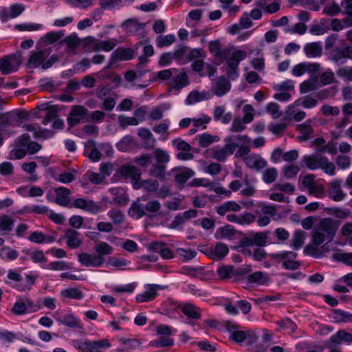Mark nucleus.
Listing matches in <instances>:
<instances>
[{"mask_svg":"<svg viewBox=\"0 0 352 352\" xmlns=\"http://www.w3.org/2000/svg\"><path fill=\"white\" fill-rule=\"evenodd\" d=\"M208 47L210 53L221 60L228 59L232 54L231 50L230 49H221V43L219 40L210 41L209 43Z\"/></svg>","mask_w":352,"mask_h":352,"instance_id":"nucleus-16","label":"nucleus"},{"mask_svg":"<svg viewBox=\"0 0 352 352\" xmlns=\"http://www.w3.org/2000/svg\"><path fill=\"white\" fill-rule=\"evenodd\" d=\"M304 52L308 58H316L320 56L322 52V47L320 42L307 43L304 46Z\"/></svg>","mask_w":352,"mask_h":352,"instance_id":"nucleus-28","label":"nucleus"},{"mask_svg":"<svg viewBox=\"0 0 352 352\" xmlns=\"http://www.w3.org/2000/svg\"><path fill=\"white\" fill-rule=\"evenodd\" d=\"M299 171V167L294 164L285 166L282 169L283 177L286 179H292L295 177Z\"/></svg>","mask_w":352,"mask_h":352,"instance_id":"nucleus-55","label":"nucleus"},{"mask_svg":"<svg viewBox=\"0 0 352 352\" xmlns=\"http://www.w3.org/2000/svg\"><path fill=\"white\" fill-rule=\"evenodd\" d=\"M217 273L221 279L232 278V265H223L219 267Z\"/></svg>","mask_w":352,"mask_h":352,"instance_id":"nucleus-60","label":"nucleus"},{"mask_svg":"<svg viewBox=\"0 0 352 352\" xmlns=\"http://www.w3.org/2000/svg\"><path fill=\"white\" fill-rule=\"evenodd\" d=\"M294 103L296 106H302L305 109H311L317 106L318 101L317 98L308 95L298 98Z\"/></svg>","mask_w":352,"mask_h":352,"instance_id":"nucleus-38","label":"nucleus"},{"mask_svg":"<svg viewBox=\"0 0 352 352\" xmlns=\"http://www.w3.org/2000/svg\"><path fill=\"white\" fill-rule=\"evenodd\" d=\"M23 128L29 132H33L35 138L47 139L54 135V133L47 129H43L38 124H24Z\"/></svg>","mask_w":352,"mask_h":352,"instance_id":"nucleus-21","label":"nucleus"},{"mask_svg":"<svg viewBox=\"0 0 352 352\" xmlns=\"http://www.w3.org/2000/svg\"><path fill=\"white\" fill-rule=\"evenodd\" d=\"M89 111L82 105H74L72 107L67 117V123L70 126L78 124L80 121H89Z\"/></svg>","mask_w":352,"mask_h":352,"instance_id":"nucleus-7","label":"nucleus"},{"mask_svg":"<svg viewBox=\"0 0 352 352\" xmlns=\"http://www.w3.org/2000/svg\"><path fill=\"white\" fill-rule=\"evenodd\" d=\"M135 146V140L131 135H127L116 144L117 148L122 152H127Z\"/></svg>","mask_w":352,"mask_h":352,"instance_id":"nucleus-34","label":"nucleus"},{"mask_svg":"<svg viewBox=\"0 0 352 352\" xmlns=\"http://www.w3.org/2000/svg\"><path fill=\"white\" fill-rule=\"evenodd\" d=\"M317 89L318 79L316 78L305 80L300 85V91L301 94H305L311 91H314Z\"/></svg>","mask_w":352,"mask_h":352,"instance_id":"nucleus-46","label":"nucleus"},{"mask_svg":"<svg viewBox=\"0 0 352 352\" xmlns=\"http://www.w3.org/2000/svg\"><path fill=\"white\" fill-rule=\"evenodd\" d=\"M114 197L110 201L111 204L119 206H125L129 201V197L125 190L122 188H111L109 189Z\"/></svg>","mask_w":352,"mask_h":352,"instance_id":"nucleus-23","label":"nucleus"},{"mask_svg":"<svg viewBox=\"0 0 352 352\" xmlns=\"http://www.w3.org/2000/svg\"><path fill=\"white\" fill-rule=\"evenodd\" d=\"M303 162L310 170L322 169L325 173L331 176L336 174L335 164L329 162L326 156L318 153L305 155L303 157Z\"/></svg>","mask_w":352,"mask_h":352,"instance_id":"nucleus-2","label":"nucleus"},{"mask_svg":"<svg viewBox=\"0 0 352 352\" xmlns=\"http://www.w3.org/2000/svg\"><path fill=\"white\" fill-rule=\"evenodd\" d=\"M128 214L132 218L139 219L144 216L146 215V212L144 210V204L139 202V201L133 202L129 209Z\"/></svg>","mask_w":352,"mask_h":352,"instance_id":"nucleus-31","label":"nucleus"},{"mask_svg":"<svg viewBox=\"0 0 352 352\" xmlns=\"http://www.w3.org/2000/svg\"><path fill=\"white\" fill-rule=\"evenodd\" d=\"M71 206L82 209L91 214H97L102 209L101 206L99 204L94 201L93 200L86 199L84 198L76 199Z\"/></svg>","mask_w":352,"mask_h":352,"instance_id":"nucleus-12","label":"nucleus"},{"mask_svg":"<svg viewBox=\"0 0 352 352\" xmlns=\"http://www.w3.org/2000/svg\"><path fill=\"white\" fill-rule=\"evenodd\" d=\"M179 307L184 314H185L188 318L198 320L201 318V314L200 309L191 304L186 303L179 305Z\"/></svg>","mask_w":352,"mask_h":352,"instance_id":"nucleus-27","label":"nucleus"},{"mask_svg":"<svg viewBox=\"0 0 352 352\" xmlns=\"http://www.w3.org/2000/svg\"><path fill=\"white\" fill-rule=\"evenodd\" d=\"M173 340L164 336L160 337L158 339L153 340L150 342L151 346L157 348L170 346H173Z\"/></svg>","mask_w":352,"mask_h":352,"instance_id":"nucleus-58","label":"nucleus"},{"mask_svg":"<svg viewBox=\"0 0 352 352\" xmlns=\"http://www.w3.org/2000/svg\"><path fill=\"white\" fill-rule=\"evenodd\" d=\"M120 126L124 129L128 126H137L139 124L138 120L135 117H126L119 116L118 118Z\"/></svg>","mask_w":352,"mask_h":352,"instance_id":"nucleus-52","label":"nucleus"},{"mask_svg":"<svg viewBox=\"0 0 352 352\" xmlns=\"http://www.w3.org/2000/svg\"><path fill=\"white\" fill-rule=\"evenodd\" d=\"M144 210L149 218H153L157 215V213L161 208V204L157 200H152L144 204Z\"/></svg>","mask_w":352,"mask_h":352,"instance_id":"nucleus-37","label":"nucleus"},{"mask_svg":"<svg viewBox=\"0 0 352 352\" xmlns=\"http://www.w3.org/2000/svg\"><path fill=\"white\" fill-rule=\"evenodd\" d=\"M268 276L262 272H256L247 276V280L249 284L257 283L265 285L268 282Z\"/></svg>","mask_w":352,"mask_h":352,"instance_id":"nucleus-36","label":"nucleus"},{"mask_svg":"<svg viewBox=\"0 0 352 352\" xmlns=\"http://www.w3.org/2000/svg\"><path fill=\"white\" fill-rule=\"evenodd\" d=\"M116 40L100 41L95 45L94 50L98 51L99 50H102L105 52H110L116 47Z\"/></svg>","mask_w":352,"mask_h":352,"instance_id":"nucleus-56","label":"nucleus"},{"mask_svg":"<svg viewBox=\"0 0 352 352\" xmlns=\"http://www.w3.org/2000/svg\"><path fill=\"white\" fill-rule=\"evenodd\" d=\"M58 109L56 106H52L50 107V109L46 111V114L43 119L42 123L47 125L52 120H55L58 116Z\"/></svg>","mask_w":352,"mask_h":352,"instance_id":"nucleus-64","label":"nucleus"},{"mask_svg":"<svg viewBox=\"0 0 352 352\" xmlns=\"http://www.w3.org/2000/svg\"><path fill=\"white\" fill-rule=\"evenodd\" d=\"M330 30L328 21L326 19H322L319 23L312 25L310 27L309 32L314 35H322Z\"/></svg>","mask_w":352,"mask_h":352,"instance_id":"nucleus-35","label":"nucleus"},{"mask_svg":"<svg viewBox=\"0 0 352 352\" xmlns=\"http://www.w3.org/2000/svg\"><path fill=\"white\" fill-rule=\"evenodd\" d=\"M134 51L131 48L118 47L111 55L108 65L103 68L104 70L111 68L118 60H129L133 58Z\"/></svg>","mask_w":352,"mask_h":352,"instance_id":"nucleus-8","label":"nucleus"},{"mask_svg":"<svg viewBox=\"0 0 352 352\" xmlns=\"http://www.w3.org/2000/svg\"><path fill=\"white\" fill-rule=\"evenodd\" d=\"M267 236L264 232L255 233L252 236L244 237L240 240V245L242 248H248L253 245L264 247L267 243Z\"/></svg>","mask_w":352,"mask_h":352,"instance_id":"nucleus-13","label":"nucleus"},{"mask_svg":"<svg viewBox=\"0 0 352 352\" xmlns=\"http://www.w3.org/2000/svg\"><path fill=\"white\" fill-rule=\"evenodd\" d=\"M247 136L241 135L228 136L224 140L226 144L223 146V148L228 155L230 156L234 153L236 148L239 146V144L236 142H244Z\"/></svg>","mask_w":352,"mask_h":352,"instance_id":"nucleus-22","label":"nucleus"},{"mask_svg":"<svg viewBox=\"0 0 352 352\" xmlns=\"http://www.w3.org/2000/svg\"><path fill=\"white\" fill-rule=\"evenodd\" d=\"M43 268L51 270H57L61 271L65 270H68L70 267L67 265L65 261H58L49 263L47 265H43Z\"/></svg>","mask_w":352,"mask_h":352,"instance_id":"nucleus-57","label":"nucleus"},{"mask_svg":"<svg viewBox=\"0 0 352 352\" xmlns=\"http://www.w3.org/2000/svg\"><path fill=\"white\" fill-rule=\"evenodd\" d=\"M278 177V170L274 167L265 169L263 172L262 179L265 184H272L274 182Z\"/></svg>","mask_w":352,"mask_h":352,"instance_id":"nucleus-44","label":"nucleus"},{"mask_svg":"<svg viewBox=\"0 0 352 352\" xmlns=\"http://www.w3.org/2000/svg\"><path fill=\"white\" fill-rule=\"evenodd\" d=\"M50 51L48 49L40 50L38 52H32L31 55L27 63L28 68H37L42 67L43 62L48 57Z\"/></svg>","mask_w":352,"mask_h":352,"instance_id":"nucleus-14","label":"nucleus"},{"mask_svg":"<svg viewBox=\"0 0 352 352\" xmlns=\"http://www.w3.org/2000/svg\"><path fill=\"white\" fill-rule=\"evenodd\" d=\"M181 273L190 276L192 278H199L201 280H205L210 276L209 273L206 272L205 267L202 266H198L196 267L184 266L182 268Z\"/></svg>","mask_w":352,"mask_h":352,"instance_id":"nucleus-18","label":"nucleus"},{"mask_svg":"<svg viewBox=\"0 0 352 352\" xmlns=\"http://www.w3.org/2000/svg\"><path fill=\"white\" fill-rule=\"evenodd\" d=\"M175 41L174 34H170L166 36H158L156 38V45L159 48H162L165 46L170 45Z\"/></svg>","mask_w":352,"mask_h":352,"instance_id":"nucleus-49","label":"nucleus"},{"mask_svg":"<svg viewBox=\"0 0 352 352\" xmlns=\"http://www.w3.org/2000/svg\"><path fill=\"white\" fill-rule=\"evenodd\" d=\"M63 298L80 300L84 297L82 292L77 287H70L60 292Z\"/></svg>","mask_w":352,"mask_h":352,"instance_id":"nucleus-40","label":"nucleus"},{"mask_svg":"<svg viewBox=\"0 0 352 352\" xmlns=\"http://www.w3.org/2000/svg\"><path fill=\"white\" fill-rule=\"evenodd\" d=\"M107 215L116 225L122 223L124 219V214L120 210L115 208L109 210L107 212Z\"/></svg>","mask_w":352,"mask_h":352,"instance_id":"nucleus-53","label":"nucleus"},{"mask_svg":"<svg viewBox=\"0 0 352 352\" xmlns=\"http://www.w3.org/2000/svg\"><path fill=\"white\" fill-rule=\"evenodd\" d=\"M229 252V248L225 243L219 242L212 248V260H222Z\"/></svg>","mask_w":352,"mask_h":352,"instance_id":"nucleus-32","label":"nucleus"},{"mask_svg":"<svg viewBox=\"0 0 352 352\" xmlns=\"http://www.w3.org/2000/svg\"><path fill=\"white\" fill-rule=\"evenodd\" d=\"M14 226V220L8 215L3 214L0 217V230L5 232H9Z\"/></svg>","mask_w":352,"mask_h":352,"instance_id":"nucleus-48","label":"nucleus"},{"mask_svg":"<svg viewBox=\"0 0 352 352\" xmlns=\"http://www.w3.org/2000/svg\"><path fill=\"white\" fill-rule=\"evenodd\" d=\"M231 88L230 82L224 76H220L215 80L212 87V92L218 97H221L226 94Z\"/></svg>","mask_w":352,"mask_h":352,"instance_id":"nucleus-17","label":"nucleus"},{"mask_svg":"<svg viewBox=\"0 0 352 352\" xmlns=\"http://www.w3.org/2000/svg\"><path fill=\"white\" fill-rule=\"evenodd\" d=\"M96 254L100 255L104 257L106 255H110L113 254V248L108 244L107 242L100 241L95 245L94 248Z\"/></svg>","mask_w":352,"mask_h":352,"instance_id":"nucleus-45","label":"nucleus"},{"mask_svg":"<svg viewBox=\"0 0 352 352\" xmlns=\"http://www.w3.org/2000/svg\"><path fill=\"white\" fill-rule=\"evenodd\" d=\"M241 207L234 201H228L224 202L221 205L216 208V211L221 216L225 215L228 211L238 212L240 211Z\"/></svg>","mask_w":352,"mask_h":352,"instance_id":"nucleus-30","label":"nucleus"},{"mask_svg":"<svg viewBox=\"0 0 352 352\" xmlns=\"http://www.w3.org/2000/svg\"><path fill=\"white\" fill-rule=\"evenodd\" d=\"M206 99L205 94L198 91H191L185 100V103L188 105L194 104Z\"/></svg>","mask_w":352,"mask_h":352,"instance_id":"nucleus-47","label":"nucleus"},{"mask_svg":"<svg viewBox=\"0 0 352 352\" xmlns=\"http://www.w3.org/2000/svg\"><path fill=\"white\" fill-rule=\"evenodd\" d=\"M338 227L339 224L338 221L333 220L331 218L322 219L314 228L312 243L314 245H319L323 243L325 240L329 241H332Z\"/></svg>","mask_w":352,"mask_h":352,"instance_id":"nucleus-1","label":"nucleus"},{"mask_svg":"<svg viewBox=\"0 0 352 352\" xmlns=\"http://www.w3.org/2000/svg\"><path fill=\"white\" fill-rule=\"evenodd\" d=\"M333 318L338 322H352V314L342 309H335L332 311Z\"/></svg>","mask_w":352,"mask_h":352,"instance_id":"nucleus-41","label":"nucleus"},{"mask_svg":"<svg viewBox=\"0 0 352 352\" xmlns=\"http://www.w3.org/2000/svg\"><path fill=\"white\" fill-rule=\"evenodd\" d=\"M22 61L19 52L10 54L0 58V71L3 75H8L18 69Z\"/></svg>","mask_w":352,"mask_h":352,"instance_id":"nucleus-5","label":"nucleus"},{"mask_svg":"<svg viewBox=\"0 0 352 352\" xmlns=\"http://www.w3.org/2000/svg\"><path fill=\"white\" fill-rule=\"evenodd\" d=\"M342 180H334L329 184L328 195L335 201L343 200L346 194L341 189Z\"/></svg>","mask_w":352,"mask_h":352,"instance_id":"nucleus-20","label":"nucleus"},{"mask_svg":"<svg viewBox=\"0 0 352 352\" xmlns=\"http://www.w3.org/2000/svg\"><path fill=\"white\" fill-rule=\"evenodd\" d=\"M190 83L188 76L186 73L182 72L173 78L170 89L179 91L184 87L188 86Z\"/></svg>","mask_w":352,"mask_h":352,"instance_id":"nucleus-26","label":"nucleus"},{"mask_svg":"<svg viewBox=\"0 0 352 352\" xmlns=\"http://www.w3.org/2000/svg\"><path fill=\"white\" fill-rule=\"evenodd\" d=\"M306 236L307 233L305 231L302 230H296L292 235L291 247L294 250H299L304 244Z\"/></svg>","mask_w":352,"mask_h":352,"instance_id":"nucleus-33","label":"nucleus"},{"mask_svg":"<svg viewBox=\"0 0 352 352\" xmlns=\"http://www.w3.org/2000/svg\"><path fill=\"white\" fill-rule=\"evenodd\" d=\"M80 234L75 230L69 229L66 231L64 237L67 239V245L72 249L80 246L82 240L80 238Z\"/></svg>","mask_w":352,"mask_h":352,"instance_id":"nucleus-25","label":"nucleus"},{"mask_svg":"<svg viewBox=\"0 0 352 352\" xmlns=\"http://www.w3.org/2000/svg\"><path fill=\"white\" fill-rule=\"evenodd\" d=\"M140 188H143L148 192H155L157 190L159 186V182L157 180L146 179L144 181H140L139 182Z\"/></svg>","mask_w":352,"mask_h":352,"instance_id":"nucleus-61","label":"nucleus"},{"mask_svg":"<svg viewBox=\"0 0 352 352\" xmlns=\"http://www.w3.org/2000/svg\"><path fill=\"white\" fill-rule=\"evenodd\" d=\"M119 173L125 178H130L135 189H140L139 182L141 179L140 170L133 165H125L120 168Z\"/></svg>","mask_w":352,"mask_h":352,"instance_id":"nucleus-11","label":"nucleus"},{"mask_svg":"<svg viewBox=\"0 0 352 352\" xmlns=\"http://www.w3.org/2000/svg\"><path fill=\"white\" fill-rule=\"evenodd\" d=\"M64 35V30L52 31L46 34L41 40L46 45L52 44L60 40Z\"/></svg>","mask_w":352,"mask_h":352,"instance_id":"nucleus-42","label":"nucleus"},{"mask_svg":"<svg viewBox=\"0 0 352 352\" xmlns=\"http://www.w3.org/2000/svg\"><path fill=\"white\" fill-rule=\"evenodd\" d=\"M56 195L55 203L60 206L67 207L70 203L72 192L66 187H58L54 188Z\"/></svg>","mask_w":352,"mask_h":352,"instance_id":"nucleus-19","label":"nucleus"},{"mask_svg":"<svg viewBox=\"0 0 352 352\" xmlns=\"http://www.w3.org/2000/svg\"><path fill=\"white\" fill-rule=\"evenodd\" d=\"M40 309V305H35L31 299L26 298L17 300L12 308V312L16 316H21L28 313L36 312Z\"/></svg>","mask_w":352,"mask_h":352,"instance_id":"nucleus-6","label":"nucleus"},{"mask_svg":"<svg viewBox=\"0 0 352 352\" xmlns=\"http://www.w3.org/2000/svg\"><path fill=\"white\" fill-rule=\"evenodd\" d=\"M57 320L62 324L69 328L82 329V325L80 319L71 313L65 314L62 317V318L57 319Z\"/></svg>","mask_w":352,"mask_h":352,"instance_id":"nucleus-29","label":"nucleus"},{"mask_svg":"<svg viewBox=\"0 0 352 352\" xmlns=\"http://www.w3.org/2000/svg\"><path fill=\"white\" fill-rule=\"evenodd\" d=\"M219 138L217 136L214 137L209 133H204L199 135V145L202 148H206L209 146L214 142L219 141Z\"/></svg>","mask_w":352,"mask_h":352,"instance_id":"nucleus-51","label":"nucleus"},{"mask_svg":"<svg viewBox=\"0 0 352 352\" xmlns=\"http://www.w3.org/2000/svg\"><path fill=\"white\" fill-rule=\"evenodd\" d=\"M177 254L182 261L187 262L197 256V252L190 249L178 248L177 250Z\"/></svg>","mask_w":352,"mask_h":352,"instance_id":"nucleus-50","label":"nucleus"},{"mask_svg":"<svg viewBox=\"0 0 352 352\" xmlns=\"http://www.w3.org/2000/svg\"><path fill=\"white\" fill-rule=\"evenodd\" d=\"M247 53L241 50H236L232 52V54L228 59H226L227 65V74L228 78L232 80H236L239 76V65L241 61L245 59Z\"/></svg>","mask_w":352,"mask_h":352,"instance_id":"nucleus-4","label":"nucleus"},{"mask_svg":"<svg viewBox=\"0 0 352 352\" xmlns=\"http://www.w3.org/2000/svg\"><path fill=\"white\" fill-rule=\"evenodd\" d=\"M342 342L350 344L352 342V334L344 330H339L330 337L327 346L331 348Z\"/></svg>","mask_w":352,"mask_h":352,"instance_id":"nucleus-15","label":"nucleus"},{"mask_svg":"<svg viewBox=\"0 0 352 352\" xmlns=\"http://www.w3.org/2000/svg\"><path fill=\"white\" fill-rule=\"evenodd\" d=\"M153 155L151 153H146L134 159V162L138 166L146 168L152 162Z\"/></svg>","mask_w":352,"mask_h":352,"instance_id":"nucleus-63","label":"nucleus"},{"mask_svg":"<svg viewBox=\"0 0 352 352\" xmlns=\"http://www.w3.org/2000/svg\"><path fill=\"white\" fill-rule=\"evenodd\" d=\"M310 122V120H307L305 123L297 126L298 131L302 134L301 139L304 141L309 140L313 133V129L309 124Z\"/></svg>","mask_w":352,"mask_h":352,"instance_id":"nucleus-43","label":"nucleus"},{"mask_svg":"<svg viewBox=\"0 0 352 352\" xmlns=\"http://www.w3.org/2000/svg\"><path fill=\"white\" fill-rule=\"evenodd\" d=\"M330 59L337 65H344L352 60V46L344 41H340L329 51Z\"/></svg>","mask_w":352,"mask_h":352,"instance_id":"nucleus-3","label":"nucleus"},{"mask_svg":"<svg viewBox=\"0 0 352 352\" xmlns=\"http://www.w3.org/2000/svg\"><path fill=\"white\" fill-rule=\"evenodd\" d=\"M245 165L251 168L259 171L267 166V161L256 155H250L244 159Z\"/></svg>","mask_w":352,"mask_h":352,"instance_id":"nucleus-24","label":"nucleus"},{"mask_svg":"<svg viewBox=\"0 0 352 352\" xmlns=\"http://www.w3.org/2000/svg\"><path fill=\"white\" fill-rule=\"evenodd\" d=\"M78 261L85 267H99L104 263V258L96 254L86 252L78 254Z\"/></svg>","mask_w":352,"mask_h":352,"instance_id":"nucleus-10","label":"nucleus"},{"mask_svg":"<svg viewBox=\"0 0 352 352\" xmlns=\"http://www.w3.org/2000/svg\"><path fill=\"white\" fill-rule=\"evenodd\" d=\"M166 166L164 164H153L150 170V175L157 178H163L165 176Z\"/></svg>","mask_w":352,"mask_h":352,"instance_id":"nucleus-59","label":"nucleus"},{"mask_svg":"<svg viewBox=\"0 0 352 352\" xmlns=\"http://www.w3.org/2000/svg\"><path fill=\"white\" fill-rule=\"evenodd\" d=\"M281 328L288 330L289 333H294L297 329L296 324L289 318L282 319L276 322Z\"/></svg>","mask_w":352,"mask_h":352,"instance_id":"nucleus-62","label":"nucleus"},{"mask_svg":"<svg viewBox=\"0 0 352 352\" xmlns=\"http://www.w3.org/2000/svg\"><path fill=\"white\" fill-rule=\"evenodd\" d=\"M72 344L76 349L82 352H91V340H85L83 341L76 339L72 341Z\"/></svg>","mask_w":352,"mask_h":352,"instance_id":"nucleus-54","label":"nucleus"},{"mask_svg":"<svg viewBox=\"0 0 352 352\" xmlns=\"http://www.w3.org/2000/svg\"><path fill=\"white\" fill-rule=\"evenodd\" d=\"M195 172L189 168H183L175 175V182L183 185L188 179L194 176Z\"/></svg>","mask_w":352,"mask_h":352,"instance_id":"nucleus-39","label":"nucleus"},{"mask_svg":"<svg viewBox=\"0 0 352 352\" xmlns=\"http://www.w3.org/2000/svg\"><path fill=\"white\" fill-rule=\"evenodd\" d=\"M146 290L142 293L136 296V301L138 302H150L154 300L157 296L158 290H164L167 288L166 285L157 284H147L145 285Z\"/></svg>","mask_w":352,"mask_h":352,"instance_id":"nucleus-9","label":"nucleus"}]
</instances>
